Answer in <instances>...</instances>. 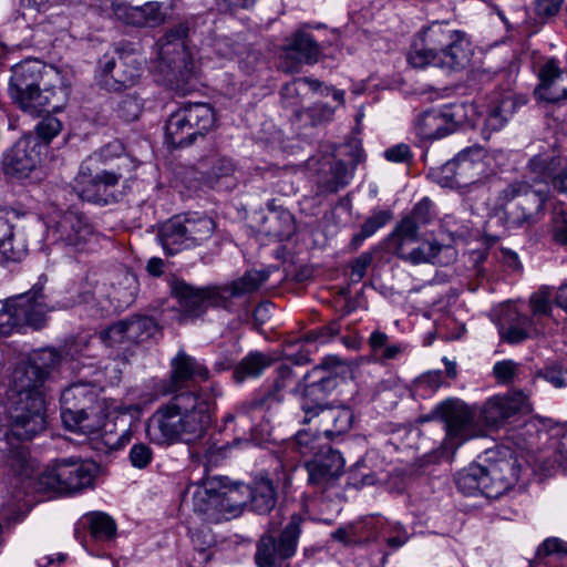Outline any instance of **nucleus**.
Instances as JSON below:
<instances>
[{"label": "nucleus", "mask_w": 567, "mask_h": 567, "mask_svg": "<svg viewBox=\"0 0 567 567\" xmlns=\"http://www.w3.org/2000/svg\"><path fill=\"white\" fill-rule=\"evenodd\" d=\"M212 400L204 391L176 393L147 420L145 432L157 445L202 440L210 423Z\"/></svg>", "instance_id": "f257e3e1"}, {"label": "nucleus", "mask_w": 567, "mask_h": 567, "mask_svg": "<svg viewBox=\"0 0 567 567\" xmlns=\"http://www.w3.org/2000/svg\"><path fill=\"white\" fill-rule=\"evenodd\" d=\"M7 424L3 437L7 443L8 466L16 476L30 478L35 471L34 461L22 444L31 441L45 430V400L2 401Z\"/></svg>", "instance_id": "f03ea898"}, {"label": "nucleus", "mask_w": 567, "mask_h": 567, "mask_svg": "<svg viewBox=\"0 0 567 567\" xmlns=\"http://www.w3.org/2000/svg\"><path fill=\"white\" fill-rule=\"evenodd\" d=\"M520 467L514 453L507 447L485 452L483 462L472 463L456 474L457 488L467 495L481 493L498 498L518 481Z\"/></svg>", "instance_id": "7ed1b4c3"}, {"label": "nucleus", "mask_w": 567, "mask_h": 567, "mask_svg": "<svg viewBox=\"0 0 567 567\" xmlns=\"http://www.w3.org/2000/svg\"><path fill=\"white\" fill-rule=\"evenodd\" d=\"M101 386L92 380L79 379L61 393L63 425L79 434H99L107 426L106 420L113 402L101 398Z\"/></svg>", "instance_id": "20e7f679"}, {"label": "nucleus", "mask_w": 567, "mask_h": 567, "mask_svg": "<svg viewBox=\"0 0 567 567\" xmlns=\"http://www.w3.org/2000/svg\"><path fill=\"white\" fill-rule=\"evenodd\" d=\"M549 187H536L526 179L508 183L497 195V205L504 212L507 229H528L545 216Z\"/></svg>", "instance_id": "39448f33"}, {"label": "nucleus", "mask_w": 567, "mask_h": 567, "mask_svg": "<svg viewBox=\"0 0 567 567\" xmlns=\"http://www.w3.org/2000/svg\"><path fill=\"white\" fill-rule=\"evenodd\" d=\"M440 419L444 423L445 437L439 449V457L451 460L457 449L468 440L482 437L483 426L476 422L470 405L457 399H447L437 404L421 422Z\"/></svg>", "instance_id": "423d86ee"}, {"label": "nucleus", "mask_w": 567, "mask_h": 567, "mask_svg": "<svg viewBox=\"0 0 567 567\" xmlns=\"http://www.w3.org/2000/svg\"><path fill=\"white\" fill-rule=\"evenodd\" d=\"M62 363V355L54 349L34 352L28 362L19 363L13 369L2 401L44 399V383Z\"/></svg>", "instance_id": "0eeeda50"}, {"label": "nucleus", "mask_w": 567, "mask_h": 567, "mask_svg": "<svg viewBox=\"0 0 567 567\" xmlns=\"http://www.w3.org/2000/svg\"><path fill=\"white\" fill-rule=\"evenodd\" d=\"M95 473L96 466L94 463L64 458L58 461L35 478H33L34 472L30 478L16 477L23 485V489L32 486L38 493L70 494L92 486Z\"/></svg>", "instance_id": "6e6552de"}, {"label": "nucleus", "mask_w": 567, "mask_h": 567, "mask_svg": "<svg viewBox=\"0 0 567 567\" xmlns=\"http://www.w3.org/2000/svg\"><path fill=\"white\" fill-rule=\"evenodd\" d=\"M246 499L239 498L238 488H228L224 478L212 477L193 492V511L204 522L220 523L238 516Z\"/></svg>", "instance_id": "1a4fd4ad"}, {"label": "nucleus", "mask_w": 567, "mask_h": 567, "mask_svg": "<svg viewBox=\"0 0 567 567\" xmlns=\"http://www.w3.org/2000/svg\"><path fill=\"white\" fill-rule=\"evenodd\" d=\"M476 116L474 104L453 103L419 114L414 121V132L421 141L440 140L454 133L462 125L474 126Z\"/></svg>", "instance_id": "9d476101"}, {"label": "nucleus", "mask_w": 567, "mask_h": 567, "mask_svg": "<svg viewBox=\"0 0 567 567\" xmlns=\"http://www.w3.org/2000/svg\"><path fill=\"white\" fill-rule=\"evenodd\" d=\"M302 379L299 380L288 364H280L276 369L272 385L264 394L238 405L233 413L225 416V422H239L243 425H251L252 414L257 411L271 413L285 400L288 392H299Z\"/></svg>", "instance_id": "9b49d317"}, {"label": "nucleus", "mask_w": 567, "mask_h": 567, "mask_svg": "<svg viewBox=\"0 0 567 567\" xmlns=\"http://www.w3.org/2000/svg\"><path fill=\"white\" fill-rule=\"evenodd\" d=\"M188 24L179 22L168 29L157 41V69L169 81L187 79L192 73L193 63L186 48Z\"/></svg>", "instance_id": "f8f14e48"}, {"label": "nucleus", "mask_w": 567, "mask_h": 567, "mask_svg": "<svg viewBox=\"0 0 567 567\" xmlns=\"http://www.w3.org/2000/svg\"><path fill=\"white\" fill-rule=\"evenodd\" d=\"M123 177L121 166L117 169L101 168L82 162L73 188L83 200L110 205L118 200L115 187Z\"/></svg>", "instance_id": "ddd939ff"}, {"label": "nucleus", "mask_w": 567, "mask_h": 567, "mask_svg": "<svg viewBox=\"0 0 567 567\" xmlns=\"http://www.w3.org/2000/svg\"><path fill=\"white\" fill-rule=\"evenodd\" d=\"M94 237V228L89 218L75 210H66L52 217L44 240L71 251H81Z\"/></svg>", "instance_id": "4468645a"}, {"label": "nucleus", "mask_w": 567, "mask_h": 567, "mask_svg": "<svg viewBox=\"0 0 567 567\" xmlns=\"http://www.w3.org/2000/svg\"><path fill=\"white\" fill-rule=\"evenodd\" d=\"M475 420L484 429V435L487 430H496L506 424L511 419L527 414L532 411V404L528 395L523 391H511L505 394L493 395L487 399L478 411L474 408Z\"/></svg>", "instance_id": "2eb2a0df"}, {"label": "nucleus", "mask_w": 567, "mask_h": 567, "mask_svg": "<svg viewBox=\"0 0 567 567\" xmlns=\"http://www.w3.org/2000/svg\"><path fill=\"white\" fill-rule=\"evenodd\" d=\"M301 517L292 515L290 522L277 540L272 535H264L257 545L256 563L258 567H282L296 553L301 533Z\"/></svg>", "instance_id": "dca6fc26"}, {"label": "nucleus", "mask_w": 567, "mask_h": 567, "mask_svg": "<svg viewBox=\"0 0 567 567\" xmlns=\"http://www.w3.org/2000/svg\"><path fill=\"white\" fill-rule=\"evenodd\" d=\"M171 290L178 300L179 308L185 319H194L203 316L209 307L221 308L228 311V305L220 286L196 288L183 280L174 279Z\"/></svg>", "instance_id": "f3484780"}, {"label": "nucleus", "mask_w": 567, "mask_h": 567, "mask_svg": "<svg viewBox=\"0 0 567 567\" xmlns=\"http://www.w3.org/2000/svg\"><path fill=\"white\" fill-rule=\"evenodd\" d=\"M143 73L134 54L118 53L117 59L103 56L99 61L97 84L109 92H121L137 84Z\"/></svg>", "instance_id": "a211bd4d"}, {"label": "nucleus", "mask_w": 567, "mask_h": 567, "mask_svg": "<svg viewBox=\"0 0 567 567\" xmlns=\"http://www.w3.org/2000/svg\"><path fill=\"white\" fill-rule=\"evenodd\" d=\"M454 28L449 22L434 21L423 27L413 38L408 62L416 69L430 66L441 47L446 44Z\"/></svg>", "instance_id": "6ab92c4d"}, {"label": "nucleus", "mask_w": 567, "mask_h": 567, "mask_svg": "<svg viewBox=\"0 0 567 567\" xmlns=\"http://www.w3.org/2000/svg\"><path fill=\"white\" fill-rule=\"evenodd\" d=\"M158 331L157 322L150 316L133 315L102 332L107 347H126L148 340Z\"/></svg>", "instance_id": "aec40b11"}, {"label": "nucleus", "mask_w": 567, "mask_h": 567, "mask_svg": "<svg viewBox=\"0 0 567 567\" xmlns=\"http://www.w3.org/2000/svg\"><path fill=\"white\" fill-rule=\"evenodd\" d=\"M306 405V415L302 423L316 421L317 432H321L326 440H334L346 434L352 426L353 413L346 406H316Z\"/></svg>", "instance_id": "412c9836"}, {"label": "nucleus", "mask_w": 567, "mask_h": 567, "mask_svg": "<svg viewBox=\"0 0 567 567\" xmlns=\"http://www.w3.org/2000/svg\"><path fill=\"white\" fill-rule=\"evenodd\" d=\"M47 281L48 277L41 275L28 292L14 300L23 327L42 328L47 322L48 313L54 310V307L50 306L44 295Z\"/></svg>", "instance_id": "4be33fe9"}, {"label": "nucleus", "mask_w": 567, "mask_h": 567, "mask_svg": "<svg viewBox=\"0 0 567 567\" xmlns=\"http://www.w3.org/2000/svg\"><path fill=\"white\" fill-rule=\"evenodd\" d=\"M338 385V378L326 364L321 363L302 377L300 392L302 393L301 410L306 415V405L327 406L328 394Z\"/></svg>", "instance_id": "5701e85b"}, {"label": "nucleus", "mask_w": 567, "mask_h": 567, "mask_svg": "<svg viewBox=\"0 0 567 567\" xmlns=\"http://www.w3.org/2000/svg\"><path fill=\"white\" fill-rule=\"evenodd\" d=\"M309 485L324 491L343 473L344 460L340 452L326 445L315 457L305 463Z\"/></svg>", "instance_id": "b1692460"}, {"label": "nucleus", "mask_w": 567, "mask_h": 567, "mask_svg": "<svg viewBox=\"0 0 567 567\" xmlns=\"http://www.w3.org/2000/svg\"><path fill=\"white\" fill-rule=\"evenodd\" d=\"M12 74L9 83L11 99L22 95L39 86L51 84L50 78L58 74L53 69H48L38 60H25L12 66Z\"/></svg>", "instance_id": "393cba45"}, {"label": "nucleus", "mask_w": 567, "mask_h": 567, "mask_svg": "<svg viewBox=\"0 0 567 567\" xmlns=\"http://www.w3.org/2000/svg\"><path fill=\"white\" fill-rule=\"evenodd\" d=\"M41 161V145L32 136L19 140L4 155L7 175L27 177Z\"/></svg>", "instance_id": "a878e982"}, {"label": "nucleus", "mask_w": 567, "mask_h": 567, "mask_svg": "<svg viewBox=\"0 0 567 567\" xmlns=\"http://www.w3.org/2000/svg\"><path fill=\"white\" fill-rule=\"evenodd\" d=\"M209 378L208 369L194 357L179 351L171 363L169 381L164 385L165 394H173L196 381H206Z\"/></svg>", "instance_id": "bb28decb"}, {"label": "nucleus", "mask_w": 567, "mask_h": 567, "mask_svg": "<svg viewBox=\"0 0 567 567\" xmlns=\"http://www.w3.org/2000/svg\"><path fill=\"white\" fill-rule=\"evenodd\" d=\"M458 168V184L463 188L480 183L493 174L492 157L482 146L463 150L455 157Z\"/></svg>", "instance_id": "cd10ccee"}, {"label": "nucleus", "mask_w": 567, "mask_h": 567, "mask_svg": "<svg viewBox=\"0 0 567 567\" xmlns=\"http://www.w3.org/2000/svg\"><path fill=\"white\" fill-rule=\"evenodd\" d=\"M447 43L442 45L430 66L440 68L447 71H460L466 66L471 60L470 42L464 31L453 29Z\"/></svg>", "instance_id": "c85d7f7f"}, {"label": "nucleus", "mask_w": 567, "mask_h": 567, "mask_svg": "<svg viewBox=\"0 0 567 567\" xmlns=\"http://www.w3.org/2000/svg\"><path fill=\"white\" fill-rule=\"evenodd\" d=\"M113 11L118 20L137 28H154L166 19L162 3L157 1H150L136 7L127 3H113Z\"/></svg>", "instance_id": "c756f323"}, {"label": "nucleus", "mask_w": 567, "mask_h": 567, "mask_svg": "<svg viewBox=\"0 0 567 567\" xmlns=\"http://www.w3.org/2000/svg\"><path fill=\"white\" fill-rule=\"evenodd\" d=\"M540 83L535 93L548 103L567 100V71L559 68L554 59L547 61L539 70Z\"/></svg>", "instance_id": "7c9ffc66"}, {"label": "nucleus", "mask_w": 567, "mask_h": 567, "mask_svg": "<svg viewBox=\"0 0 567 567\" xmlns=\"http://www.w3.org/2000/svg\"><path fill=\"white\" fill-rule=\"evenodd\" d=\"M13 102L31 116H42L43 113L56 112L62 107L54 85L39 86L12 99Z\"/></svg>", "instance_id": "2f4dec72"}, {"label": "nucleus", "mask_w": 567, "mask_h": 567, "mask_svg": "<svg viewBox=\"0 0 567 567\" xmlns=\"http://www.w3.org/2000/svg\"><path fill=\"white\" fill-rule=\"evenodd\" d=\"M270 272V268L250 269L230 285L220 286L228 305V311L233 312L235 310L236 299L257 291L269 279Z\"/></svg>", "instance_id": "473e14b6"}, {"label": "nucleus", "mask_w": 567, "mask_h": 567, "mask_svg": "<svg viewBox=\"0 0 567 567\" xmlns=\"http://www.w3.org/2000/svg\"><path fill=\"white\" fill-rule=\"evenodd\" d=\"M234 488L239 489V496L248 495L250 497V507L257 514L269 513L277 503L276 488L267 476L261 475L255 478L251 485H238Z\"/></svg>", "instance_id": "72a5a7b5"}, {"label": "nucleus", "mask_w": 567, "mask_h": 567, "mask_svg": "<svg viewBox=\"0 0 567 567\" xmlns=\"http://www.w3.org/2000/svg\"><path fill=\"white\" fill-rule=\"evenodd\" d=\"M276 361L277 358L270 352L250 351L235 365L233 379L237 384L257 379Z\"/></svg>", "instance_id": "f704fd0d"}, {"label": "nucleus", "mask_w": 567, "mask_h": 567, "mask_svg": "<svg viewBox=\"0 0 567 567\" xmlns=\"http://www.w3.org/2000/svg\"><path fill=\"white\" fill-rule=\"evenodd\" d=\"M189 131L194 132V136L204 137L216 123V116L213 107L207 103H188L179 109Z\"/></svg>", "instance_id": "c9c22d12"}, {"label": "nucleus", "mask_w": 567, "mask_h": 567, "mask_svg": "<svg viewBox=\"0 0 567 567\" xmlns=\"http://www.w3.org/2000/svg\"><path fill=\"white\" fill-rule=\"evenodd\" d=\"M138 292V279L135 274L123 271L117 276L115 282L112 284L109 292L110 301L114 305L115 310H124L134 301Z\"/></svg>", "instance_id": "e433bc0d"}, {"label": "nucleus", "mask_w": 567, "mask_h": 567, "mask_svg": "<svg viewBox=\"0 0 567 567\" xmlns=\"http://www.w3.org/2000/svg\"><path fill=\"white\" fill-rule=\"evenodd\" d=\"M158 238L164 251L167 255H175L184 249H190L186 231H184L183 219L173 217L164 223L159 229Z\"/></svg>", "instance_id": "4c0bfd02"}, {"label": "nucleus", "mask_w": 567, "mask_h": 567, "mask_svg": "<svg viewBox=\"0 0 567 567\" xmlns=\"http://www.w3.org/2000/svg\"><path fill=\"white\" fill-rule=\"evenodd\" d=\"M113 159H117L118 166L122 167V172L125 174V171H128L132 167L131 159L124 155V146L118 141H113L100 148L99 151L92 153L83 163L89 164L90 166L101 167L102 165L110 164Z\"/></svg>", "instance_id": "58836bf2"}, {"label": "nucleus", "mask_w": 567, "mask_h": 567, "mask_svg": "<svg viewBox=\"0 0 567 567\" xmlns=\"http://www.w3.org/2000/svg\"><path fill=\"white\" fill-rule=\"evenodd\" d=\"M185 121L179 109L168 117L165 125V137L169 146L174 148L189 146L196 141L194 132L189 131Z\"/></svg>", "instance_id": "ea45409f"}, {"label": "nucleus", "mask_w": 567, "mask_h": 567, "mask_svg": "<svg viewBox=\"0 0 567 567\" xmlns=\"http://www.w3.org/2000/svg\"><path fill=\"white\" fill-rule=\"evenodd\" d=\"M287 52L301 62L316 63L320 54V48L311 34L297 31L290 39Z\"/></svg>", "instance_id": "a19ab883"}, {"label": "nucleus", "mask_w": 567, "mask_h": 567, "mask_svg": "<svg viewBox=\"0 0 567 567\" xmlns=\"http://www.w3.org/2000/svg\"><path fill=\"white\" fill-rule=\"evenodd\" d=\"M184 231H186L190 248L202 245L208 240L215 230V221L207 216L184 218L183 219Z\"/></svg>", "instance_id": "79ce46f5"}, {"label": "nucleus", "mask_w": 567, "mask_h": 567, "mask_svg": "<svg viewBox=\"0 0 567 567\" xmlns=\"http://www.w3.org/2000/svg\"><path fill=\"white\" fill-rule=\"evenodd\" d=\"M321 434V432H317V426L315 431L300 430L290 442V447L301 456H311L312 458L327 445L323 443L324 437Z\"/></svg>", "instance_id": "37998d69"}, {"label": "nucleus", "mask_w": 567, "mask_h": 567, "mask_svg": "<svg viewBox=\"0 0 567 567\" xmlns=\"http://www.w3.org/2000/svg\"><path fill=\"white\" fill-rule=\"evenodd\" d=\"M557 161L554 157L545 155H535L528 161L527 171L532 175V185L540 187L546 185L548 187V181L553 182L555 177L554 173L557 169Z\"/></svg>", "instance_id": "c03bdc74"}, {"label": "nucleus", "mask_w": 567, "mask_h": 567, "mask_svg": "<svg viewBox=\"0 0 567 567\" xmlns=\"http://www.w3.org/2000/svg\"><path fill=\"white\" fill-rule=\"evenodd\" d=\"M442 248L443 247L437 243L423 241L421 245L410 251L399 248L396 256L413 265L436 264L439 262L437 257Z\"/></svg>", "instance_id": "a18cd8bd"}, {"label": "nucleus", "mask_w": 567, "mask_h": 567, "mask_svg": "<svg viewBox=\"0 0 567 567\" xmlns=\"http://www.w3.org/2000/svg\"><path fill=\"white\" fill-rule=\"evenodd\" d=\"M419 225L413 218H403L389 237V246L394 255L399 248L405 249V245L417 239Z\"/></svg>", "instance_id": "49530a36"}, {"label": "nucleus", "mask_w": 567, "mask_h": 567, "mask_svg": "<svg viewBox=\"0 0 567 567\" xmlns=\"http://www.w3.org/2000/svg\"><path fill=\"white\" fill-rule=\"evenodd\" d=\"M90 533L97 540H111L116 535L114 519L102 512L92 513L89 516Z\"/></svg>", "instance_id": "de8ad7c7"}, {"label": "nucleus", "mask_w": 567, "mask_h": 567, "mask_svg": "<svg viewBox=\"0 0 567 567\" xmlns=\"http://www.w3.org/2000/svg\"><path fill=\"white\" fill-rule=\"evenodd\" d=\"M352 171L342 161H336L330 166L331 177L320 182V187L328 193H336L347 186L352 178Z\"/></svg>", "instance_id": "09e8293b"}, {"label": "nucleus", "mask_w": 567, "mask_h": 567, "mask_svg": "<svg viewBox=\"0 0 567 567\" xmlns=\"http://www.w3.org/2000/svg\"><path fill=\"white\" fill-rule=\"evenodd\" d=\"M506 104L507 101L502 100L487 111L482 126V135L485 140H488L493 133L501 131L505 126L507 122V115L505 114Z\"/></svg>", "instance_id": "8fccbe9b"}, {"label": "nucleus", "mask_w": 567, "mask_h": 567, "mask_svg": "<svg viewBox=\"0 0 567 567\" xmlns=\"http://www.w3.org/2000/svg\"><path fill=\"white\" fill-rule=\"evenodd\" d=\"M62 130V123L55 116L48 113L43 116L34 127V134L30 136L34 137L40 144L48 145L51 141L60 134Z\"/></svg>", "instance_id": "3c124183"}, {"label": "nucleus", "mask_w": 567, "mask_h": 567, "mask_svg": "<svg viewBox=\"0 0 567 567\" xmlns=\"http://www.w3.org/2000/svg\"><path fill=\"white\" fill-rule=\"evenodd\" d=\"M23 328L14 301L10 303L0 302V334L9 336Z\"/></svg>", "instance_id": "603ef678"}, {"label": "nucleus", "mask_w": 567, "mask_h": 567, "mask_svg": "<svg viewBox=\"0 0 567 567\" xmlns=\"http://www.w3.org/2000/svg\"><path fill=\"white\" fill-rule=\"evenodd\" d=\"M302 82L299 79L286 83L281 89V100L286 109H290L297 116L301 113V86Z\"/></svg>", "instance_id": "864d4df0"}, {"label": "nucleus", "mask_w": 567, "mask_h": 567, "mask_svg": "<svg viewBox=\"0 0 567 567\" xmlns=\"http://www.w3.org/2000/svg\"><path fill=\"white\" fill-rule=\"evenodd\" d=\"M435 182L442 187L463 188L458 184V168L455 158L446 162L441 168L433 173Z\"/></svg>", "instance_id": "5fc2aeb1"}, {"label": "nucleus", "mask_w": 567, "mask_h": 567, "mask_svg": "<svg viewBox=\"0 0 567 567\" xmlns=\"http://www.w3.org/2000/svg\"><path fill=\"white\" fill-rule=\"evenodd\" d=\"M142 111V103L135 95H125L117 102L115 112L118 117L131 122L136 120Z\"/></svg>", "instance_id": "6e6d98bb"}, {"label": "nucleus", "mask_w": 567, "mask_h": 567, "mask_svg": "<svg viewBox=\"0 0 567 567\" xmlns=\"http://www.w3.org/2000/svg\"><path fill=\"white\" fill-rule=\"evenodd\" d=\"M236 172V164L229 157L221 156L216 158L209 171L208 181L209 183H218L221 178H228Z\"/></svg>", "instance_id": "4d7b16f0"}, {"label": "nucleus", "mask_w": 567, "mask_h": 567, "mask_svg": "<svg viewBox=\"0 0 567 567\" xmlns=\"http://www.w3.org/2000/svg\"><path fill=\"white\" fill-rule=\"evenodd\" d=\"M549 556H556L558 558L567 557V543L557 537L545 539L537 548L536 557L543 559Z\"/></svg>", "instance_id": "13d9d810"}, {"label": "nucleus", "mask_w": 567, "mask_h": 567, "mask_svg": "<svg viewBox=\"0 0 567 567\" xmlns=\"http://www.w3.org/2000/svg\"><path fill=\"white\" fill-rule=\"evenodd\" d=\"M128 460L133 467L143 470L153 461V451L145 443H135L130 450Z\"/></svg>", "instance_id": "bf43d9fd"}, {"label": "nucleus", "mask_w": 567, "mask_h": 567, "mask_svg": "<svg viewBox=\"0 0 567 567\" xmlns=\"http://www.w3.org/2000/svg\"><path fill=\"white\" fill-rule=\"evenodd\" d=\"M529 326V318L526 316L519 317L517 323L509 326L503 332V338L509 343H519L528 337Z\"/></svg>", "instance_id": "052dcab7"}, {"label": "nucleus", "mask_w": 567, "mask_h": 567, "mask_svg": "<svg viewBox=\"0 0 567 567\" xmlns=\"http://www.w3.org/2000/svg\"><path fill=\"white\" fill-rule=\"evenodd\" d=\"M101 440L107 451L121 450L131 440V432L123 430L121 433H116L113 429L105 430L101 434Z\"/></svg>", "instance_id": "680f3d73"}, {"label": "nucleus", "mask_w": 567, "mask_h": 567, "mask_svg": "<svg viewBox=\"0 0 567 567\" xmlns=\"http://www.w3.org/2000/svg\"><path fill=\"white\" fill-rule=\"evenodd\" d=\"M551 293L549 288H542L530 297V308L534 315L547 316L551 311Z\"/></svg>", "instance_id": "e2e57ef3"}, {"label": "nucleus", "mask_w": 567, "mask_h": 567, "mask_svg": "<svg viewBox=\"0 0 567 567\" xmlns=\"http://www.w3.org/2000/svg\"><path fill=\"white\" fill-rule=\"evenodd\" d=\"M368 343L375 359L381 362L384 358L385 349L390 347L388 334L375 330L370 334Z\"/></svg>", "instance_id": "0e129e2a"}, {"label": "nucleus", "mask_w": 567, "mask_h": 567, "mask_svg": "<svg viewBox=\"0 0 567 567\" xmlns=\"http://www.w3.org/2000/svg\"><path fill=\"white\" fill-rule=\"evenodd\" d=\"M192 542L195 548L202 553H205L216 544L215 536L208 527H202L193 532Z\"/></svg>", "instance_id": "69168bd1"}, {"label": "nucleus", "mask_w": 567, "mask_h": 567, "mask_svg": "<svg viewBox=\"0 0 567 567\" xmlns=\"http://www.w3.org/2000/svg\"><path fill=\"white\" fill-rule=\"evenodd\" d=\"M334 110L324 103H316L307 110L312 125H318L332 120Z\"/></svg>", "instance_id": "338daca9"}, {"label": "nucleus", "mask_w": 567, "mask_h": 567, "mask_svg": "<svg viewBox=\"0 0 567 567\" xmlns=\"http://www.w3.org/2000/svg\"><path fill=\"white\" fill-rule=\"evenodd\" d=\"M542 375L555 388H564L567 385V368L560 365L547 367L542 372Z\"/></svg>", "instance_id": "774afa93"}]
</instances>
